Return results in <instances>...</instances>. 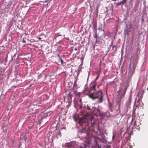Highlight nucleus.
Returning <instances> with one entry per match:
<instances>
[{"label": "nucleus", "mask_w": 148, "mask_h": 148, "mask_svg": "<svg viewBox=\"0 0 148 148\" xmlns=\"http://www.w3.org/2000/svg\"><path fill=\"white\" fill-rule=\"evenodd\" d=\"M96 124V121H93V122H92L91 124V125L92 127H93L95 124Z\"/></svg>", "instance_id": "obj_14"}, {"label": "nucleus", "mask_w": 148, "mask_h": 148, "mask_svg": "<svg viewBox=\"0 0 148 148\" xmlns=\"http://www.w3.org/2000/svg\"><path fill=\"white\" fill-rule=\"evenodd\" d=\"M38 39H39V40H40L41 39V38H39H39H38Z\"/></svg>", "instance_id": "obj_30"}, {"label": "nucleus", "mask_w": 148, "mask_h": 148, "mask_svg": "<svg viewBox=\"0 0 148 148\" xmlns=\"http://www.w3.org/2000/svg\"><path fill=\"white\" fill-rule=\"evenodd\" d=\"M87 109L88 110H91V109H90L89 107L88 106V105H87Z\"/></svg>", "instance_id": "obj_17"}, {"label": "nucleus", "mask_w": 148, "mask_h": 148, "mask_svg": "<svg viewBox=\"0 0 148 148\" xmlns=\"http://www.w3.org/2000/svg\"><path fill=\"white\" fill-rule=\"evenodd\" d=\"M132 128L133 129V130H134V129H136L137 130H140V127L138 126H137L136 125V123L135 122L134 123V125L133 126V127H132Z\"/></svg>", "instance_id": "obj_8"}, {"label": "nucleus", "mask_w": 148, "mask_h": 148, "mask_svg": "<svg viewBox=\"0 0 148 148\" xmlns=\"http://www.w3.org/2000/svg\"><path fill=\"white\" fill-rule=\"evenodd\" d=\"M107 148H110V147L108 145H107Z\"/></svg>", "instance_id": "obj_27"}, {"label": "nucleus", "mask_w": 148, "mask_h": 148, "mask_svg": "<svg viewBox=\"0 0 148 148\" xmlns=\"http://www.w3.org/2000/svg\"><path fill=\"white\" fill-rule=\"evenodd\" d=\"M60 61H61V63L62 64L63 62V60H60Z\"/></svg>", "instance_id": "obj_20"}, {"label": "nucleus", "mask_w": 148, "mask_h": 148, "mask_svg": "<svg viewBox=\"0 0 148 148\" xmlns=\"http://www.w3.org/2000/svg\"><path fill=\"white\" fill-rule=\"evenodd\" d=\"M77 86V84H74V85H73V88L75 87H76Z\"/></svg>", "instance_id": "obj_19"}, {"label": "nucleus", "mask_w": 148, "mask_h": 148, "mask_svg": "<svg viewBox=\"0 0 148 148\" xmlns=\"http://www.w3.org/2000/svg\"><path fill=\"white\" fill-rule=\"evenodd\" d=\"M80 92H79L77 94V96H78L79 97L80 96Z\"/></svg>", "instance_id": "obj_18"}, {"label": "nucleus", "mask_w": 148, "mask_h": 148, "mask_svg": "<svg viewBox=\"0 0 148 148\" xmlns=\"http://www.w3.org/2000/svg\"><path fill=\"white\" fill-rule=\"evenodd\" d=\"M3 72H2L1 71H0V75L3 74Z\"/></svg>", "instance_id": "obj_24"}, {"label": "nucleus", "mask_w": 148, "mask_h": 148, "mask_svg": "<svg viewBox=\"0 0 148 148\" xmlns=\"http://www.w3.org/2000/svg\"><path fill=\"white\" fill-rule=\"evenodd\" d=\"M94 143H95L96 144H97V141L95 140V139L94 140Z\"/></svg>", "instance_id": "obj_22"}, {"label": "nucleus", "mask_w": 148, "mask_h": 148, "mask_svg": "<svg viewBox=\"0 0 148 148\" xmlns=\"http://www.w3.org/2000/svg\"><path fill=\"white\" fill-rule=\"evenodd\" d=\"M57 56H58V57L59 58L60 57V56L59 55H58V54L57 55Z\"/></svg>", "instance_id": "obj_29"}, {"label": "nucleus", "mask_w": 148, "mask_h": 148, "mask_svg": "<svg viewBox=\"0 0 148 148\" xmlns=\"http://www.w3.org/2000/svg\"><path fill=\"white\" fill-rule=\"evenodd\" d=\"M93 25V29L94 32H97V24L96 23H92Z\"/></svg>", "instance_id": "obj_9"}, {"label": "nucleus", "mask_w": 148, "mask_h": 148, "mask_svg": "<svg viewBox=\"0 0 148 148\" xmlns=\"http://www.w3.org/2000/svg\"><path fill=\"white\" fill-rule=\"evenodd\" d=\"M99 86H97V88H99Z\"/></svg>", "instance_id": "obj_33"}, {"label": "nucleus", "mask_w": 148, "mask_h": 148, "mask_svg": "<svg viewBox=\"0 0 148 148\" xmlns=\"http://www.w3.org/2000/svg\"><path fill=\"white\" fill-rule=\"evenodd\" d=\"M128 86V85L126 84H120L119 86L120 87L119 89L118 92L119 93L121 92H123L121 96L120 99H122L124 96Z\"/></svg>", "instance_id": "obj_3"}, {"label": "nucleus", "mask_w": 148, "mask_h": 148, "mask_svg": "<svg viewBox=\"0 0 148 148\" xmlns=\"http://www.w3.org/2000/svg\"><path fill=\"white\" fill-rule=\"evenodd\" d=\"M88 115H86L80 118L79 120V123L81 126H82V125L86 123V124L88 125V123L87 122V117Z\"/></svg>", "instance_id": "obj_4"}, {"label": "nucleus", "mask_w": 148, "mask_h": 148, "mask_svg": "<svg viewBox=\"0 0 148 148\" xmlns=\"http://www.w3.org/2000/svg\"><path fill=\"white\" fill-rule=\"evenodd\" d=\"M59 136L60 137L61 136V134L60 131H59L56 134V137L57 138H58Z\"/></svg>", "instance_id": "obj_13"}, {"label": "nucleus", "mask_w": 148, "mask_h": 148, "mask_svg": "<svg viewBox=\"0 0 148 148\" xmlns=\"http://www.w3.org/2000/svg\"><path fill=\"white\" fill-rule=\"evenodd\" d=\"M22 42H23V43H25V42H26V41H25V40L23 39V40H22Z\"/></svg>", "instance_id": "obj_21"}, {"label": "nucleus", "mask_w": 148, "mask_h": 148, "mask_svg": "<svg viewBox=\"0 0 148 148\" xmlns=\"http://www.w3.org/2000/svg\"><path fill=\"white\" fill-rule=\"evenodd\" d=\"M132 100V96L131 95H130L129 97V99H128V101L129 103H130Z\"/></svg>", "instance_id": "obj_15"}, {"label": "nucleus", "mask_w": 148, "mask_h": 148, "mask_svg": "<svg viewBox=\"0 0 148 148\" xmlns=\"http://www.w3.org/2000/svg\"><path fill=\"white\" fill-rule=\"evenodd\" d=\"M142 21H143V19H142Z\"/></svg>", "instance_id": "obj_35"}, {"label": "nucleus", "mask_w": 148, "mask_h": 148, "mask_svg": "<svg viewBox=\"0 0 148 148\" xmlns=\"http://www.w3.org/2000/svg\"><path fill=\"white\" fill-rule=\"evenodd\" d=\"M129 148H131V147H129Z\"/></svg>", "instance_id": "obj_38"}, {"label": "nucleus", "mask_w": 148, "mask_h": 148, "mask_svg": "<svg viewBox=\"0 0 148 148\" xmlns=\"http://www.w3.org/2000/svg\"><path fill=\"white\" fill-rule=\"evenodd\" d=\"M72 96L73 95L71 92H69L67 95V97L69 99V100L70 99L71 100Z\"/></svg>", "instance_id": "obj_10"}, {"label": "nucleus", "mask_w": 148, "mask_h": 148, "mask_svg": "<svg viewBox=\"0 0 148 148\" xmlns=\"http://www.w3.org/2000/svg\"><path fill=\"white\" fill-rule=\"evenodd\" d=\"M132 27V25L131 24L127 25L126 29L124 30V33L126 35H128L129 33L131 31V28Z\"/></svg>", "instance_id": "obj_5"}, {"label": "nucleus", "mask_w": 148, "mask_h": 148, "mask_svg": "<svg viewBox=\"0 0 148 148\" xmlns=\"http://www.w3.org/2000/svg\"><path fill=\"white\" fill-rule=\"evenodd\" d=\"M98 148H101V147L99 145H98Z\"/></svg>", "instance_id": "obj_26"}, {"label": "nucleus", "mask_w": 148, "mask_h": 148, "mask_svg": "<svg viewBox=\"0 0 148 148\" xmlns=\"http://www.w3.org/2000/svg\"><path fill=\"white\" fill-rule=\"evenodd\" d=\"M139 95H140V93H138L137 94V96L139 97Z\"/></svg>", "instance_id": "obj_25"}, {"label": "nucleus", "mask_w": 148, "mask_h": 148, "mask_svg": "<svg viewBox=\"0 0 148 148\" xmlns=\"http://www.w3.org/2000/svg\"><path fill=\"white\" fill-rule=\"evenodd\" d=\"M136 63L135 62H134L130 64L129 66L128 74L127 75L126 81L127 82H130L131 80L133 74L134 73L135 69L136 66Z\"/></svg>", "instance_id": "obj_1"}, {"label": "nucleus", "mask_w": 148, "mask_h": 148, "mask_svg": "<svg viewBox=\"0 0 148 148\" xmlns=\"http://www.w3.org/2000/svg\"><path fill=\"white\" fill-rule=\"evenodd\" d=\"M92 84H91L90 86V89L88 90V92L89 93H90L91 92L92 90H95V87L96 86V85L95 84H93L92 85H91Z\"/></svg>", "instance_id": "obj_6"}, {"label": "nucleus", "mask_w": 148, "mask_h": 148, "mask_svg": "<svg viewBox=\"0 0 148 148\" xmlns=\"http://www.w3.org/2000/svg\"><path fill=\"white\" fill-rule=\"evenodd\" d=\"M95 32V34L94 35V37L95 38H96V39H97V33H96V32Z\"/></svg>", "instance_id": "obj_16"}, {"label": "nucleus", "mask_w": 148, "mask_h": 148, "mask_svg": "<svg viewBox=\"0 0 148 148\" xmlns=\"http://www.w3.org/2000/svg\"><path fill=\"white\" fill-rule=\"evenodd\" d=\"M117 47L116 45H114L112 47V50H113L114 52L116 51L117 50Z\"/></svg>", "instance_id": "obj_12"}, {"label": "nucleus", "mask_w": 148, "mask_h": 148, "mask_svg": "<svg viewBox=\"0 0 148 148\" xmlns=\"http://www.w3.org/2000/svg\"><path fill=\"white\" fill-rule=\"evenodd\" d=\"M101 40V39L100 40L99 39H97L95 41V43L97 44L100 43L102 42Z\"/></svg>", "instance_id": "obj_11"}, {"label": "nucleus", "mask_w": 148, "mask_h": 148, "mask_svg": "<svg viewBox=\"0 0 148 148\" xmlns=\"http://www.w3.org/2000/svg\"><path fill=\"white\" fill-rule=\"evenodd\" d=\"M126 2V0H123L122 1H120L116 3V5L119 6L123 5Z\"/></svg>", "instance_id": "obj_7"}, {"label": "nucleus", "mask_w": 148, "mask_h": 148, "mask_svg": "<svg viewBox=\"0 0 148 148\" xmlns=\"http://www.w3.org/2000/svg\"><path fill=\"white\" fill-rule=\"evenodd\" d=\"M98 76H97V77H96V79H97V78H98Z\"/></svg>", "instance_id": "obj_34"}, {"label": "nucleus", "mask_w": 148, "mask_h": 148, "mask_svg": "<svg viewBox=\"0 0 148 148\" xmlns=\"http://www.w3.org/2000/svg\"><path fill=\"white\" fill-rule=\"evenodd\" d=\"M62 60V58H61V57H59V60L60 61V60Z\"/></svg>", "instance_id": "obj_23"}, {"label": "nucleus", "mask_w": 148, "mask_h": 148, "mask_svg": "<svg viewBox=\"0 0 148 148\" xmlns=\"http://www.w3.org/2000/svg\"><path fill=\"white\" fill-rule=\"evenodd\" d=\"M141 98H142V93H141Z\"/></svg>", "instance_id": "obj_31"}, {"label": "nucleus", "mask_w": 148, "mask_h": 148, "mask_svg": "<svg viewBox=\"0 0 148 148\" xmlns=\"http://www.w3.org/2000/svg\"><path fill=\"white\" fill-rule=\"evenodd\" d=\"M88 96L93 99L99 98V103H100L103 101V96L102 93L101 91L94 92L92 93H90L88 95Z\"/></svg>", "instance_id": "obj_2"}, {"label": "nucleus", "mask_w": 148, "mask_h": 148, "mask_svg": "<svg viewBox=\"0 0 148 148\" xmlns=\"http://www.w3.org/2000/svg\"><path fill=\"white\" fill-rule=\"evenodd\" d=\"M81 101V99H80V101Z\"/></svg>", "instance_id": "obj_37"}, {"label": "nucleus", "mask_w": 148, "mask_h": 148, "mask_svg": "<svg viewBox=\"0 0 148 148\" xmlns=\"http://www.w3.org/2000/svg\"><path fill=\"white\" fill-rule=\"evenodd\" d=\"M74 50H75V51H77V48H75V49Z\"/></svg>", "instance_id": "obj_28"}, {"label": "nucleus", "mask_w": 148, "mask_h": 148, "mask_svg": "<svg viewBox=\"0 0 148 148\" xmlns=\"http://www.w3.org/2000/svg\"><path fill=\"white\" fill-rule=\"evenodd\" d=\"M114 136H113V137H112V138H114Z\"/></svg>", "instance_id": "obj_36"}, {"label": "nucleus", "mask_w": 148, "mask_h": 148, "mask_svg": "<svg viewBox=\"0 0 148 148\" xmlns=\"http://www.w3.org/2000/svg\"><path fill=\"white\" fill-rule=\"evenodd\" d=\"M112 1H116V0H111Z\"/></svg>", "instance_id": "obj_32"}, {"label": "nucleus", "mask_w": 148, "mask_h": 148, "mask_svg": "<svg viewBox=\"0 0 148 148\" xmlns=\"http://www.w3.org/2000/svg\"><path fill=\"white\" fill-rule=\"evenodd\" d=\"M125 148H128V147H126Z\"/></svg>", "instance_id": "obj_39"}]
</instances>
